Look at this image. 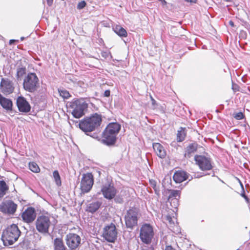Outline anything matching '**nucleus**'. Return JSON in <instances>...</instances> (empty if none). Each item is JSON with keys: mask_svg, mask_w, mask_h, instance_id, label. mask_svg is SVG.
<instances>
[{"mask_svg": "<svg viewBox=\"0 0 250 250\" xmlns=\"http://www.w3.org/2000/svg\"><path fill=\"white\" fill-rule=\"evenodd\" d=\"M102 118L101 116L95 114L90 117L81 120L79 124L80 128L86 134L95 130L101 125Z\"/></svg>", "mask_w": 250, "mask_h": 250, "instance_id": "obj_1", "label": "nucleus"}, {"mask_svg": "<svg viewBox=\"0 0 250 250\" xmlns=\"http://www.w3.org/2000/svg\"><path fill=\"white\" fill-rule=\"evenodd\" d=\"M21 234L18 226L12 224L3 231L1 239L5 246H10L16 242Z\"/></svg>", "mask_w": 250, "mask_h": 250, "instance_id": "obj_2", "label": "nucleus"}, {"mask_svg": "<svg viewBox=\"0 0 250 250\" xmlns=\"http://www.w3.org/2000/svg\"><path fill=\"white\" fill-rule=\"evenodd\" d=\"M23 85L25 90L35 92L39 86V80L36 74L34 73L28 74L24 79Z\"/></svg>", "mask_w": 250, "mask_h": 250, "instance_id": "obj_3", "label": "nucleus"}, {"mask_svg": "<svg viewBox=\"0 0 250 250\" xmlns=\"http://www.w3.org/2000/svg\"><path fill=\"white\" fill-rule=\"evenodd\" d=\"M50 216L48 215H41L38 217L36 221V228L42 234L48 232L49 229L52 225Z\"/></svg>", "mask_w": 250, "mask_h": 250, "instance_id": "obj_4", "label": "nucleus"}, {"mask_svg": "<svg viewBox=\"0 0 250 250\" xmlns=\"http://www.w3.org/2000/svg\"><path fill=\"white\" fill-rule=\"evenodd\" d=\"M70 107L73 116L77 119L83 115V111L87 107V104L83 99L76 100L70 103Z\"/></svg>", "mask_w": 250, "mask_h": 250, "instance_id": "obj_5", "label": "nucleus"}, {"mask_svg": "<svg viewBox=\"0 0 250 250\" xmlns=\"http://www.w3.org/2000/svg\"><path fill=\"white\" fill-rule=\"evenodd\" d=\"M154 235L153 229L151 226L145 224L140 229V237L144 243L148 244L151 243Z\"/></svg>", "mask_w": 250, "mask_h": 250, "instance_id": "obj_6", "label": "nucleus"}, {"mask_svg": "<svg viewBox=\"0 0 250 250\" xmlns=\"http://www.w3.org/2000/svg\"><path fill=\"white\" fill-rule=\"evenodd\" d=\"M93 183V176L91 173L83 174L80 184L82 192L83 193L88 192L91 190Z\"/></svg>", "mask_w": 250, "mask_h": 250, "instance_id": "obj_7", "label": "nucleus"}, {"mask_svg": "<svg viewBox=\"0 0 250 250\" xmlns=\"http://www.w3.org/2000/svg\"><path fill=\"white\" fill-rule=\"evenodd\" d=\"M103 236L108 242H114L117 237L115 226L112 223L106 226L104 228Z\"/></svg>", "mask_w": 250, "mask_h": 250, "instance_id": "obj_8", "label": "nucleus"}, {"mask_svg": "<svg viewBox=\"0 0 250 250\" xmlns=\"http://www.w3.org/2000/svg\"><path fill=\"white\" fill-rule=\"evenodd\" d=\"M194 160L202 170H208L212 168V165L209 158L203 155H195Z\"/></svg>", "mask_w": 250, "mask_h": 250, "instance_id": "obj_9", "label": "nucleus"}, {"mask_svg": "<svg viewBox=\"0 0 250 250\" xmlns=\"http://www.w3.org/2000/svg\"><path fill=\"white\" fill-rule=\"evenodd\" d=\"M17 208V205L11 200H6L0 204V211L4 214L12 215Z\"/></svg>", "mask_w": 250, "mask_h": 250, "instance_id": "obj_10", "label": "nucleus"}, {"mask_svg": "<svg viewBox=\"0 0 250 250\" xmlns=\"http://www.w3.org/2000/svg\"><path fill=\"white\" fill-rule=\"evenodd\" d=\"M125 224L128 228H132L137 223V211L135 208L129 209L125 215Z\"/></svg>", "mask_w": 250, "mask_h": 250, "instance_id": "obj_11", "label": "nucleus"}, {"mask_svg": "<svg viewBox=\"0 0 250 250\" xmlns=\"http://www.w3.org/2000/svg\"><path fill=\"white\" fill-rule=\"evenodd\" d=\"M101 191L104 197L107 199H113L116 194V190L115 188L113 185L109 183L104 184Z\"/></svg>", "mask_w": 250, "mask_h": 250, "instance_id": "obj_12", "label": "nucleus"}, {"mask_svg": "<svg viewBox=\"0 0 250 250\" xmlns=\"http://www.w3.org/2000/svg\"><path fill=\"white\" fill-rule=\"evenodd\" d=\"M81 242L80 237L76 234L70 233L66 237V244L71 249L77 248Z\"/></svg>", "mask_w": 250, "mask_h": 250, "instance_id": "obj_13", "label": "nucleus"}, {"mask_svg": "<svg viewBox=\"0 0 250 250\" xmlns=\"http://www.w3.org/2000/svg\"><path fill=\"white\" fill-rule=\"evenodd\" d=\"M0 86L1 92L6 95L12 93L14 89L12 81L7 79H2Z\"/></svg>", "mask_w": 250, "mask_h": 250, "instance_id": "obj_14", "label": "nucleus"}, {"mask_svg": "<svg viewBox=\"0 0 250 250\" xmlns=\"http://www.w3.org/2000/svg\"><path fill=\"white\" fill-rule=\"evenodd\" d=\"M36 216L35 209L31 207L28 208L21 214L22 220L27 223L32 222L35 220Z\"/></svg>", "mask_w": 250, "mask_h": 250, "instance_id": "obj_15", "label": "nucleus"}, {"mask_svg": "<svg viewBox=\"0 0 250 250\" xmlns=\"http://www.w3.org/2000/svg\"><path fill=\"white\" fill-rule=\"evenodd\" d=\"M17 104L19 110L22 112H28L30 110V105L23 97H19L17 100Z\"/></svg>", "mask_w": 250, "mask_h": 250, "instance_id": "obj_16", "label": "nucleus"}, {"mask_svg": "<svg viewBox=\"0 0 250 250\" xmlns=\"http://www.w3.org/2000/svg\"><path fill=\"white\" fill-rule=\"evenodd\" d=\"M116 135L112 133H108L105 129L103 133L102 142L107 145H113L116 140Z\"/></svg>", "mask_w": 250, "mask_h": 250, "instance_id": "obj_17", "label": "nucleus"}, {"mask_svg": "<svg viewBox=\"0 0 250 250\" xmlns=\"http://www.w3.org/2000/svg\"><path fill=\"white\" fill-rule=\"evenodd\" d=\"M153 148L156 154L160 158L163 159L167 155L166 150L163 146L160 143L153 144Z\"/></svg>", "mask_w": 250, "mask_h": 250, "instance_id": "obj_18", "label": "nucleus"}, {"mask_svg": "<svg viewBox=\"0 0 250 250\" xmlns=\"http://www.w3.org/2000/svg\"><path fill=\"white\" fill-rule=\"evenodd\" d=\"M105 129L108 133H112L117 136L121 129V125L117 123H111L107 125Z\"/></svg>", "mask_w": 250, "mask_h": 250, "instance_id": "obj_19", "label": "nucleus"}, {"mask_svg": "<svg viewBox=\"0 0 250 250\" xmlns=\"http://www.w3.org/2000/svg\"><path fill=\"white\" fill-rule=\"evenodd\" d=\"M173 178L176 183H180L186 180L188 178V176L184 171H177L175 172Z\"/></svg>", "mask_w": 250, "mask_h": 250, "instance_id": "obj_20", "label": "nucleus"}, {"mask_svg": "<svg viewBox=\"0 0 250 250\" xmlns=\"http://www.w3.org/2000/svg\"><path fill=\"white\" fill-rule=\"evenodd\" d=\"M0 104L3 108L6 110L12 109V101L7 98L3 97L0 93Z\"/></svg>", "mask_w": 250, "mask_h": 250, "instance_id": "obj_21", "label": "nucleus"}, {"mask_svg": "<svg viewBox=\"0 0 250 250\" xmlns=\"http://www.w3.org/2000/svg\"><path fill=\"white\" fill-rule=\"evenodd\" d=\"M197 148V145L196 144H190L186 148L185 156L187 158H190L196 152Z\"/></svg>", "mask_w": 250, "mask_h": 250, "instance_id": "obj_22", "label": "nucleus"}, {"mask_svg": "<svg viewBox=\"0 0 250 250\" xmlns=\"http://www.w3.org/2000/svg\"><path fill=\"white\" fill-rule=\"evenodd\" d=\"M170 202L171 204L172 202H173L175 204L174 206H175V208H176V206L178 205V200L177 197H179L180 196V191L177 190H172L170 194Z\"/></svg>", "mask_w": 250, "mask_h": 250, "instance_id": "obj_23", "label": "nucleus"}, {"mask_svg": "<svg viewBox=\"0 0 250 250\" xmlns=\"http://www.w3.org/2000/svg\"><path fill=\"white\" fill-rule=\"evenodd\" d=\"M114 32L120 37H126L127 32L126 30L120 25H116L113 27Z\"/></svg>", "mask_w": 250, "mask_h": 250, "instance_id": "obj_24", "label": "nucleus"}, {"mask_svg": "<svg viewBox=\"0 0 250 250\" xmlns=\"http://www.w3.org/2000/svg\"><path fill=\"white\" fill-rule=\"evenodd\" d=\"M8 190V187L4 181H0V198L5 195Z\"/></svg>", "mask_w": 250, "mask_h": 250, "instance_id": "obj_25", "label": "nucleus"}, {"mask_svg": "<svg viewBox=\"0 0 250 250\" xmlns=\"http://www.w3.org/2000/svg\"><path fill=\"white\" fill-rule=\"evenodd\" d=\"M55 250H65L61 239L57 238L54 241Z\"/></svg>", "mask_w": 250, "mask_h": 250, "instance_id": "obj_26", "label": "nucleus"}, {"mask_svg": "<svg viewBox=\"0 0 250 250\" xmlns=\"http://www.w3.org/2000/svg\"><path fill=\"white\" fill-rule=\"evenodd\" d=\"M100 203L98 202L91 203L89 205L87 210L91 212H95L100 207Z\"/></svg>", "mask_w": 250, "mask_h": 250, "instance_id": "obj_27", "label": "nucleus"}, {"mask_svg": "<svg viewBox=\"0 0 250 250\" xmlns=\"http://www.w3.org/2000/svg\"><path fill=\"white\" fill-rule=\"evenodd\" d=\"M26 73V69L24 67H19L17 70L16 77L18 80H21L23 75Z\"/></svg>", "mask_w": 250, "mask_h": 250, "instance_id": "obj_28", "label": "nucleus"}, {"mask_svg": "<svg viewBox=\"0 0 250 250\" xmlns=\"http://www.w3.org/2000/svg\"><path fill=\"white\" fill-rule=\"evenodd\" d=\"M186 136V132L185 129L181 128L180 130L178 131L177 133V141L178 142H182L185 139Z\"/></svg>", "mask_w": 250, "mask_h": 250, "instance_id": "obj_29", "label": "nucleus"}, {"mask_svg": "<svg viewBox=\"0 0 250 250\" xmlns=\"http://www.w3.org/2000/svg\"><path fill=\"white\" fill-rule=\"evenodd\" d=\"M29 169L32 171L35 172V173L39 172L40 170L38 165L34 162L30 163L29 164Z\"/></svg>", "mask_w": 250, "mask_h": 250, "instance_id": "obj_30", "label": "nucleus"}, {"mask_svg": "<svg viewBox=\"0 0 250 250\" xmlns=\"http://www.w3.org/2000/svg\"><path fill=\"white\" fill-rule=\"evenodd\" d=\"M53 177L56 184L59 186H60L61 185V178L57 170H55L53 172Z\"/></svg>", "mask_w": 250, "mask_h": 250, "instance_id": "obj_31", "label": "nucleus"}, {"mask_svg": "<svg viewBox=\"0 0 250 250\" xmlns=\"http://www.w3.org/2000/svg\"><path fill=\"white\" fill-rule=\"evenodd\" d=\"M60 95L64 99H68L70 96L69 93L66 90H59Z\"/></svg>", "mask_w": 250, "mask_h": 250, "instance_id": "obj_32", "label": "nucleus"}, {"mask_svg": "<svg viewBox=\"0 0 250 250\" xmlns=\"http://www.w3.org/2000/svg\"><path fill=\"white\" fill-rule=\"evenodd\" d=\"M86 5V3L84 0H82L79 2L77 6V8L79 10H81L84 8Z\"/></svg>", "mask_w": 250, "mask_h": 250, "instance_id": "obj_33", "label": "nucleus"}, {"mask_svg": "<svg viewBox=\"0 0 250 250\" xmlns=\"http://www.w3.org/2000/svg\"><path fill=\"white\" fill-rule=\"evenodd\" d=\"M166 218L169 225H172L174 224L175 219L174 217H171L169 215H167Z\"/></svg>", "mask_w": 250, "mask_h": 250, "instance_id": "obj_34", "label": "nucleus"}, {"mask_svg": "<svg viewBox=\"0 0 250 250\" xmlns=\"http://www.w3.org/2000/svg\"><path fill=\"white\" fill-rule=\"evenodd\" d=\"M234 117L237 120H241L244 118V115L242 112H240L236 113L234 115Z\"/></svg>", "mask_w": 250, "mask_h": 250, "instance_id": "obj_35", "label": "nucleus"}, {"mask_svg": "<svg viewBox=\"0 0 250 250\" xmlns=\"http://www.w3.org/2000/svg\"><path fill=\"white\" fill-rule=\"evenodd\" d=\"M150 98H151V101H152V104L153 105V108H155V105L156 104V102L155 101V100L152 98V96H150Z\"/></svg>", "mask_w": 250, "mask_h": 250, "instance_id": "obj_36", "label": "nucleus"}, {"mask_svg": "<svg viewBox=\"0 0 250 250\" xmlns=\"http://www.w3.org/2000/svg\"><path fill=\"white\" fill-rule=\"evenodd\" d=\"M150 183L151 184V186L154 188H155V187L156 186V182L154 181V180H150Z\"/></svg>", "mask_w": 250, "mask_h": 250, "instance_id": "obj_37", "label": "nucleus"}, {"mask_svg": "<svg viewBox=\"0 0 250 250\" xmlns=\"http://www.w3.org/2000/svg\"><path fill=\"white\" fill-rule=\"evenodd\" d=\"M110 92L109 90H107L104 91V96L105 97H108L110 95Z\"/></svg>", "mask_w": 250, "mask_h": 250, "instance_id": "obj_38", "label": "nucleus"}, {"mask_svg": "<svg viewBox=\"0 0 250 250\" xmlns=\"http://www.w3.org/2000/svg\"><path fill=\"white\" fill-rule=\"evenodd\" d=\"M165 250H175L172 247L170 246H167Z\"/></svg>", "mask_w": 250, "mask_h": 250, "instance_id": "obj_39", "label": "nucleus"}, {"mask_svg": "<svg viewBox=\"0 0 250 250\" xmlns=\"http://www.w3.org/2000/svg\"><path fill=\"white\" fill-rule=\"evenodd\" d=\"M186 1L188 2H190V3H196L197 0H185Z\"/></svg>", "mask_w": 250, "mask_h": 250, "instance_id": "obj_40", "label": "nucleus"}, {"mask_svg": "<svg viewBox=\"0 0 250 250\" xmlns=\"http://www.w3.org/2000/svg\"><path fill=\"white\" fill-rule=\"evenodd\" d=\"M48 5L50 6L53 3V0H46Z\"/></svg>", "mask_w": 250, "mask_h": 250, "instance_id": "obj_41", "label": "nucleus"}, {"mask_svg": "<svg viewBox=\"0 0 250 250\" xmlns=\"http://www.w3.org/2000/svg\"><path fill=\"white\" fill-rule=\"evenodd\" d=\"M229 24L230 26H232V27H233V26H234V23H233V22L232 21H229Z\"/></svg>", "mask_w": 250, "mask_h": 250, "instance_id": "obj_42", "label": "nucleus"}, {"mask_svg": "<svg viewBox=\"0 0 250 250\" xmlns=\"http://www.w3.org/2000/svg\"><path fill=\"white\" fill-rule=\"evenodd\" d=\"M15 41H16V40H10V41H9V44H12V43H13Z\"/></svg>", "mask_w": 250, "mask_h": 250, "instance_id": "obj_43", "label": "nucleus"}, {"mask_svg": "<svg viewBox=\"0 0 250 250\" xmlns=\"http://www.w3.org/2000/svg\"><path fill=\"white\" fill-rule=\"evenodd\" d=\"M23 39H24V38H23V37H21V40H23Z\"/></svg>", "mask_w": 250, "mask_h": 250, "instance_id": "obj_44", "label": "nucleus"}]
</instances>
